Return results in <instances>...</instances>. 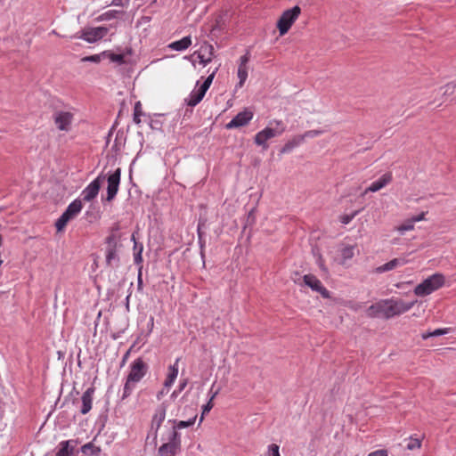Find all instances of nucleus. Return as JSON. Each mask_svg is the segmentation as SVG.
<instances>
[{"label": "nucleus", "instance_id": "30", "mask_svg": "<svg viewBox=\"0 0 456 456\" xmlns=\"http://www.w3.org/2000/svg\"><path fill=\"white\" fill-rule=\"evenodd\" d=\"M254 142L256 145L261 146L263 150H267L269 145L267 144V140L262 131L258 132L254 138Z\"/></svg>", "mask_w": 456, "mask_h": 456}, {"label": "nucleus", "instance_id": "40", "mask_svg": "<svg viewBox=\"0 0 456 456\" xmlns=\"http://www.w3.org/2000/svg\"><path fill=\"white\" fill-rule=\"evenodd\" d=\"M455 89H456V81L448 83L444 86V95H452Z\"/></svg>", "mask_w": 456, "mask_h": 456}, {"label": "nucleus", "instance_id": "25", "mask_svg": "<svg viewBox=\"0 0 456 456\" xmlns=\"http://www.w3.org/2000/svg\"><path fill=\"white\" fill-rule=\"evenodd\" d=\"M73 441H62L60 444V449L56 453V456H71L74 452V446H71L70 444Z\"/></svg>", "mask_w": 456, "mask_h": 456}, {"label": "nucleus", "instance_id": "21", "mask_svg": "<svg viewBox=\"0 0 456 456\" xmlns=\"http://www.w3.org/2000/svg\"><path fill=\"white\" fill-rule=\"evenodd\" d=\"M161 440L163 442L182 445L181 434L173 426L168 430L167 436L161 437Z\"/></svg>", "mask_w": 456, "mask_h": 456}, {"label": "nucleus", "instance_id": "31", "mask_svg": "<svg viewBox=\"0 0 456 456\" xmlns=\"http://www.w3.org/2000/svg\"><path fill=\"white\" fill-rule=\"evenodd\" d=\"M238 77L240 79L238 86L239 87H242L247 77H248V69L244 68V66H239L238 68Z\"/></svg>", "mask_w": 456, "mask_h": 456}, {"label": "nucleus", "instance_id": "12", "mask_svg": "<svg viewBox=\"0 0 456 456\" xmlns=\"http://www.w3.org/2000/svg\"><path fill=\"white\" fill-rule=\"evenodd\" d=\"M253 118V112L245 109L239 112L229 123L226 124L227 129L239 128L246 126Z\"/></svg>", "mask_w": 456, "mask_h": 456}, {"label": "nucleus", "instance_id": "27", "mask_svg": "<svg viewBox=\"0 0 456 456\" xmlns=\"http://www.w3.org/2000/svg\"><path fill=\"white\" fill-rule=\"evenodd\" d=\"M203 97H204V94H202L200 91H198V89L193 90L191 93L189 99L187 100V104L191 107H194L201 102Z\"/></svg>", "mask_w": 456, "mask_h": 456}, {"label": "nucleus", "instance_id": "24", "mask_svg": "<svg viewBox=\"0 0 456 456\" xmlns=\"http://www.w3.org/2000/svg\"><path fill=\"white\" fill-rule=\"evenodd\" d=\"M197 419V415L191 418L188 420H177V419H169L168 423L172 424V426L179 431L180 429L190 428L194 425Z\"/></svg>", "mask_w": 456, "mask_h": 456}, {"label": "nucleus", "instance_id": "37", "mask_svg": "<svg viewBox=\"0 0 456 456\" xmlns=\"http://www.w3.org/2000/svg\"><path fill=\"white\" fill-rule=\"evenodd\" d=\"M109 57L111 61L117 62L118 64H124L126 63L125 55L124 54H118V53H110Z\"/></svg>", "mask_w": 456, "mask_h": 456}, {"label": "nucleus", "instance_id": "8", "mask_svg": "<svg viewBox=\"0 0 456 456\" xmlns=\"http://www.w3.org/2000/svg\"><path fill=\"white\" fill-rule=\"evenodd\" d=\"M106 179L105 175L102 174L99 175L94 180H93L83 191L82 197L83 200L89 202L93 200L99 193L101 189V185L103 181Z\"/></svg>", "mask_w": 456, "mask_h": 456}, {"label": "nucleus", "instance_id": "26", "mask_svg": "<svg viewBox=\"0 0 456 456\" xmlns=\"http://www.w3.org/2000/svg\"><path fill=\"white\" fill-rule=\"evenodd\" d=\"M81 452L86 455L99 456L101 448L94 445L93 442H90L81 447Z\"/></svg>", "mask_w": 456, "mask_h": 456}, {"label": "nucleus", "instance_id": "44", "mask_svg": "<svg viewBox=\"0 0 456 456\" xmlns=\"http://www.w3.org/2000/svg\"><path fill=\"white\" fill-rule=\"evenodd\" d=\"M322 133V131H321V130H309V131H306L304 134H301V136H305V137H314V136L321 134Z\"/></svg>", "mask_w": 456, "mask_h": 456}, {"label": "nucleus", "instance_id": "9", "mask_svg": "<svg viewBox=\"0 0 456 456\" xmlns=\"http://www.w3.org/2000/svg\"><path fill=\"white\" fill-rule=\"evenodd\" d=\"M121 169L118 167L114 172L110 174L107 177V201H111L115 199L120 183Z\"/></svg>", "mask_w": 456, "mask_h": 456}, {"label": "nucleus", "instance_id": "52", "mask_svg": "<svg viewBox=\"0 0 456 456\" xmlns=\"http://www.w3.org/2000/svg\"><path fill=\"white\" fill-rule=\"evenodd\" d=\"M216 71H217V68L206 78V80L204 82H206L207 84L211 85Z\"/></svg>", "mask_w": 456, "mask_h": 456}, {"label": "nucleus", "instance_id": "14", "mask_svg": "<svg viewBox=\"0 0 456 456\" xmlns=\"http://www.w3.org/2000/svg\"><path fill=\"white\" fill-rule=\"evenodd\" d=\"M214 52L215 50L213 45L208 44V42H204L201 45L200 50L194 53V55L197 54L200 62L203 66H206L211 62L212 58L214 56Z\"/></svg>", "mask_w": 456, "mask_h": 456}, {"label": "nucleus", "instance_id": "17", "mask_svg": "<svg viewBox=\"0 0 456 456\" xmlns=\"http://www.w3.org/2000/svg\"><path fill=\"white\" fill-rule=\"evenodd\" d=\"M392 181V174L391 173H386L384 174L379 180L373 182L362 193V195H365L369 191L376 192L385 186H387L388 183H390Z\"/></svg>", "mask_w": 456, "mask_h": 456}, {"label": "nucleus", "instance_id": "46", "mask_svg": "<svg viewBox=\"0 0 456 456\" xmlns=\"http://www.w3.org/2000/svg\"><path fill=\"white\" fill-rule=\"evenodd\" d=\"M368 456H387V450H377L375 452H370Z\"/></svg>", "mask_w": 456, "mask_h": 456}, {"label": "nucleus", "instance_id": "22", "mask_svg": "<svg viewBox=\"0 0 456 456\" xmlns=\"http://www.w3.org/2000/svg\"><path fill=\"white\" fill-rule=\"evenodd\" d=\"M191 45V38L190 36L184 37L180 40L172 42L168 45V48L174 51H183L186 50Z\"/></svg>", "mask_w": 456, "mask_h": 456}, {"label": "nucleus", "instance_id": "51", "mask_svg": "<svg viewBox=\"0 0 456 456\" xmlns=\"http://www.w3.org/2000/svg\"><path fill=\"white\" fill-rule=\"evenodd\" d=\"M248 223H255V208H252L248 215Z\"/></svg>", "mask_w": 456, "mask_h": 456}, {"label": "nucleus", "instance_id": "15", "mask_svg": "<svg viewBox=\"0 0 456 456\" xmlns=\"http://www.w3.org/2000/svg\"><path fill=\"white\" fill-rule=\"evenodd\" d=\"M270 125L275 126L271 127L267 126L261 130L267 141L275 136L281 135L286 129V126L281 120H273L270 122Z\"/></svg>", "mask_w": 456, "mask_h": 456}, {"label": "nucleus", "instance_id": "2", "mask_svg": "<svg viewBox=\"0 0 456 456\" xmlns=\"http://www.w3.org/2000/svg\"><path fill=\"white\" fill-rule=\"evenodd\" d=\"M118 230L119 226L116 224L112 227L110 233L104 240V243L106 245L105 264L107 267L111 269L118 268L120 265L118 249L122 245L119 243L121 236L117 233Z\"/></svg>", "mask_w": 456, "mask_h": 456}, {"label": "nucleus", "instance_id": "35", "mask_svg": "<svg viewBox=\"0 0 456 456\" xmlns=\"http://www.w3.org/2000/svg\"><path fill=\"white\" fill-rule=\"evenodd\" d=\"M341 256L344 260L351 259L354 256V247L346 246L341 250Z\"/></svg>", "mask_w": 456, "mask_h": 456}, {"label": "nucleus", "instance_id": "43", "mask_svg": "<svg viewBox=\"0 0 456 456\" xmlns=\"http://www.w3.org/2000/svg\"><path fill=\"white\" fill-rule=\"evenodd\" d=\"M142 265H141L139 267V270H138V276H137V289L139 291L142 290V286H143V282H142Z\"/></svg>", "mask_w": 456, "mask_h": 456}, {"label": "nucleus", "instance_id": "16", "mask_svg": "<svg viewBox=\"0 0 456 456\" xmlns=\"http://www.w3.org/2000/svg\"><path fill=\"white\" fill-rule=\"evenodd\" d=\"M94 392H95V387L94 386H91L83 393V395L81 396L82 405L79 410L81 414L86 415L91 411Z\"/></svg>", "mask_w": 456, "mask_h": 456}, {"label": "nucleus", "instance_id": "3", "mask_svg": "<svg viewBox=\"0 0 456 456\" xmlns=\"http://www.w3.org/2000/svg\"><path fill=\"white\" fill-rule=\"evenodd\" d=\"M444 276L441 273H435L421 283L417 285L414 289V294L418 297H426L434 291L437 290L444 284Z\"/></svg>", "mask_w": 456, "mask_h": 456}, {"label": "nucleus", "instance_id": "33", "mask_svg": "<svg viewBox=\"0 0 456 456\" xmlns=\"http://www.w3.org/2000/svg\"><path fill=\"white\" fill-rule=\"evenodd\" d=\"M142 115V104L140 102H135L134 108V122L137 125L141 123L140 117Z\"/></svg>", "mask_w": 456, "mask_h": 456}, {"label": "nucleus", "instance_id": "13", "mask_svg": "<svg viewBox=\"0 0 456 456\" xmlns=\"http://www.w3.org/2000/svg\"><path fill=\"white\" fill-rule=\"evenodd\" d=\"M53 120L58 129L69 131L73 120V114L69 111H56L53 114Z\"/></svg>", "mask_w": 456, "mask_h": 456}, {"label": "nucleus", "instance_id": "47", "mask_svg": "<svg viewBox=\"0 0 456 456\" xmlns=\"http://www.w3.org/2000/svg\"><path fill=\"white\" fill-rule=\"evenodd\" d=\"M249 61V54L247 53L243 56L240 57V63L239 66H244V68H247V63Z\"/></svg>", "mask_w": 456, "mask_h": 456}, {"label": "nucleus", "instance_id": "39", "mask_svg": "<svg viewBox=\"0 0 456 456\" xmlns=\"http://www.w3.org/2000/svg\"><path fill=\"white\" fill-rule=\"evenodd\" d=\"M178 360H176V362H175L174 365H171L169 366V372H168V377H170L171 379H175L177 378V375H178Z\"/></svg>", "mask_w": 456, "mask_h": 456}, {"label": "nucleus", "instance_id": "5", "mask_svg": "<svg viewBox=\"0 0 456 456\" xmlns=\"http://www.w3.org/2000/svg\"><path fill=\"white\" fill-rule=\"evenodd\" d=\"M83 204L82 200L77 199L73 200L66 208V210L62 213V215L57 219L55 222V227L58 232H61L64 229L67 224L75 218L82 210Z\"/></svg>", "mask_w": 456, "mask_h": 456}, {"label": "nucleus", "instance_id": "56", "mask_svg": "<svg viewBox=\"0 0 456 456\" xmlns=\"http://www.w3.org/2000/svg\"><path fill=\"white\" fill-rule=\"evenodd\" d=\"M150 126H151V127L152 129H159V128H160V126H160V124H159V121H157V120H152V121L151 122Z\"/></svg>", "mask_w": 456, "mask_h": 456}, {"label": "nucleus", "instance_id": "4", "mask_svg": "<svg viewBox=\"0 0 456 456\" xmlns=\"http://www.w3.org/2000/svg\"><path fill=\"white\" fill-rule=\"evenodd\" d=\"M386 303H387L386 307V319H390L411 310L417 303V300L406 302L403 299L391 298L386 299Z\"/></svg>", "mask_w": 456, "mask_h": 456}, {"label": "nucleus", "instance_id": "49", "mask_svg": "<svg viewBox=\"0 0 456 456\" xmlns=\"http://www.w3.org/2000/svg\"><path fill=\"white\" fill-rule=\"evenodd\" d=\"M428 212H421L419 215H417V216H412L411 218L413 219V221L416 223V222H419V221H422L425 219V216L427 215Z\"/></svg>", "mask_w": 456, "mask_h": 456}, {"label": "nucleus", "instance_id": "18", "mask_svg": "<svg viewBox=\"0 0 456 456\" xmlns=\"http://www.w3.org/2000/svg\"><path fill=\"white\" fill-rule=\"evenodd\" d=\"M387 305V303H386V299L380 300L378 303L370 305L366 310V314L370 318H376L379 316L386 318Z\"/></svg>", "mask_w": 456, "mask_h": 456}, {"label": "nucleus", "instance_id": "41", "mask_svg": "<svg viewBox=\"0 0 456 456\" xmlns=\"http://www.w3.org/2000/svg\"><path fill=\"white\" fill-rule=\"evenodd\" d=\"M142 250H143V247H140L139 251L134 253V262L135 265H140V266L142 265Z\"/></svg>", "mask_w": 456, "mask_h": 456}, {"label": "nucleus", "instance_id": "11", "mask_svg": "<svg viewBox=\"0 0 456 456\" xmlns=\"http://www.w3.org/2000/svg\"><path fill=\"white\" fill-rule=\"evenodd\" d=\"M304 283L312 289V290L318 292L323 298H330V291L322 285L321 281L314 274H305L303 277Z\"/></svg>", "mask_w": 456, "mask_h": 456}, {"label": "nucleus", "instance_id": "1", "mask_svg": "<svg viewBox=\"0 0 456 456\" xmlns=\"http://www.w3.org/2000/svg\"><path fill=\"white\" fill-rule=\"evenodd\" d=\"M149 370L148 364L142 358H136L129 366V373L126 377L121 400L124 401L128 398L134 392L137 383H139L143 377L147 374Z\"/></svg>", "mask_w": 456, "mask_h": 456}, {"label": "nucleus", "instance_id": "7", "mask_svg": "<svg viewBox=\"0 0 456 456\" xmlns=\"http://www.w3.org/2000/svg\"><path fill=\"white\" fill-rule=\"evenodd\" d=\"M167 404L165 403H162L156 408L155 413L153 414L151 421V429L148 434L147 439L150 437V436H151L155 445H157L159 429L160 428L162 423L165 420Z\"/></svg>", "mask_w": 456, "mask_h": 456}, {"label": "nucleus", "instance_id": "61", "mask_svg": "<svg viewBox=\"0 0 456 456\" xmlns=\"http://www.w3.org/2000/svg\"><path fill=\"white\" fill-rule=\"evenodd\" d=\"M2 242H3V239H2V237L0 236V246L2 245Z\"/></svg>", "mask_w": 456, "mask_h": 456}, {"label": "nucleus", "instance_id": "23", "mask_svg": "<svg viewBox=\"0 0 456 456\" xmlns=\"http://www.w3.org/2000/svg\"><path fill=\"white\" fill-rule=\"evenodd\" d=\"M305 141V136L297 135L294 136L291 140L288 141L283 147L281 149L280 152L281 154L290 152L294 148L299 146Z\"/></svg>", "mask_w": 456, "mask_h": 456}, {"label": "nucleus", "instance_id": "42", "mask_svg": "<svg viewBox=\"0 0 456 456\" xmlns=\"http://www.w3.org/2000/svg\"><path fill=\"white\" fill-rule=\"evenodd\" d=\"M268 456H280L279 446L272 444L268 446Z\"/></svg>", "mask_w": 456, "mask_h": 456}, {"label": "nucleus", "instance_id": "6", "mask_svg": "<svg viewBox=\"0 0 456 456\" xmlns=\"http://www.w3.org/2000/svg\"><path fill=\"white\" fill-rule=\"evenodd\" d=\"M301 9L297 5L283 12L277 22V28L281 36L285 35L289 31L292 24L298 18Z\"/></svg>", "mask_w": 456, "mask_h": 456}, {"label": "nucleus", "instance_id": "45", "mask_svg": "<svg viewBox=\"0 0 456 456\" xmlns=\"http://www.w3.org/2000/svg\"><path fill=\"white\" fill-rule=\"evenodd\" d=\"M84 61H92V62H99L101 61V56L99 54L90 55L85 57L83 59Z\"/></svg>", "mask_w": 456, "mask_h": 456}, {"label": "nucleus", "instance_id": "29", "mask_svg": "<svg viewBox=\"0 0 456 456\" xmlns=\"http://www.w3.org/2000/svg\"><path fill=\"white\" fill-rule=\"evenodd\" d=\"M217 394H218V391L214 392L211 395V396L209 398V401L205 405H203V407H202V414H201V417H200V423H201L203 421L205 414L211 411V409L213 408V406H214L213 400L216 396Z\"/></svg>", "mask_w": 456, "mask_h": 456}, {"label": "nucleus", "instance_id": "57", "mask_svg": "<svg viewBox=\"0 0 456 456\" xmlns=\"http://www.w3.org/2000/svg\"><path fill=\"white\" fill-rule=\"evenodd\" d=\"M186 385H187V380L185 379L180 383L178 391L181 392L182 390H183L185 388Z\"/></svg>", "mask_w": 456, "mask_h": 456}, {"label": "nucleus", "instance_id": "60", "mask_svg": "<svg viewBox=\"0 0 456 456\" xmlns=\"http://www.w3.org/2000/svg\"><path fill=\"white\" fill-rule=\"evenodd\" d=\"M177 393H179L178 390H175L172 394V397H175L177 395Z\"/></svg>", "mask_w": 456, "mask_h": 456}, {"label": "nucleus", "instance_id": "55", "mask_svg": "<svg viewBox=\"0 0 456 456\" xmlns=\"http://www.w3.org/2000/svg\"><path fill=\"white\" fill-rule=\"evenodd\" d=\"M110 4L114 6H124V0H112Z\"/></svg>", "mask_w": 456, "mask_h": 456}, {"label": "nucleus", "instance_id": "28", "mask_svg": "<svg viewBox=\"0 0 456 456\" xmlns=\"http://www.w3.org/2000/svg\"><path fill=\"white\" fill-rule=\"evenodd\" d=\"M120 13H122L121 11L110 10V11L105 12L102 14H101L97 18V20H99V21L110 20L116 19L118 17V15L120 14Z\"/></svg>", "mask_w": 456, "mask_h": 456}, {"label": "nucleus", "instance_id": "50", "mask_svg": "<svg viewBox=\"0 0 456 456\" xmlns=\"http://www.w3.org/2000/svg\"><path fill=\"white\" fill-rule=\"evenodd\" d=\"M209 86H210L209 84H207L206 82H203L202 85L198 89V91H200L202 94L205 95V94L208 91V89L209 88Z\"/></svg>", "mask_w": 456, "mask_h": 456}, {"label": "nucleus", "instance_id": "38", "mask_svg": "<svg viewBox=\"0 0 456 456\" xmlns=\"http://www.w3.org/2000/svg\"><path fill=\"white\" fill-rule=\"evenodd\" d=\"M360 211L356 210L350 215H343L340 216V222L344 224H348Z\"/></svg>", "mask_w": 456, "mask_h": 456}, {"label": "nucleus", "instance_id": "20", "mask_svg": "<svg viewBox=\"0 0 456 456\" xmlns=\"http://www.w3.org/2000/svg\"><path fill=\"white\" fill-rule=\"evenodd\" d=\"M406 261L403 258H394L389 262L376 268V273H382L395 269L398 266L404 265Z\"/></svg>", "mask_w": 456, "mask_h": 456}, {"label": "nucleus", "instance_id": "48", "mask_svg": "<svg viewBox=\"0 0 456 456\" xmlns=\"http://www.w3.org/2000/svg\"><path fill=\"white\" fill-rule=\"evenodd\" d=\"M132 240L134 241V248H133L134 253L139 251L140 247H143V245L142 243H138L135 240L134 233L132 234Z\"/></svg>", "mask_w": 456, "mask_h": 456}, {"label": "nucleus", "instance_id": "10", "mask_svg": "<svg viewBox=\"0 0 456 456\" xmlns=\"http://www.w3.org/2000/svg\"><path fill=\"white\" fill-rule=\"evenodd\" d=\"M109 32L106 27L86 28L81 30L80 38L88 43H95L103 38Z\"/></svg>", "mask_w": 456, "mask_h": 456}, {"label": "nucleus", "instance_id": "59", "mask_svg": "<svg viewBox=\"0 0 456 456\" xmlns=\"http://www.w3.org/2000/svg\"><path fill=\"white\" fill-rule=\"evenodd\" d=\"M164 392L163 391H160L159 393H158L157 395V398L158 399H160V397L163 395Z\"/></svg>", "mask_w": 456, "mask_h": 456}, {"label": "nucleus", "instance_id": "32", "mask_svg": "<svg viewBox=\"0 0 456 456\" xmlns=\"http://www.w3.org/2000/svg\"><path fill=\"white\" fill-rule=\"evenodd\" d=\"M448 333V329H436L432 332H427L422 334L423 339H428L431 337H438Z\"/></svg>", "mask_w": 456, "mask_h": 456}, {"label": "nucleus", "instance_id": "58", "mask_svg": "<svg viewBox=\"0 0 456 456\" xmlns=\"http://www.w3.org/2000/svg\"><path fill=\"white\" fill-rule=\"evenodd\" d=\"M128 354H129V352H126V354L124 355L123 360H122V364H124L125 362L126 361Z\"/></svg>", "mask_w": 456, "mask_h": 456}, {"label": "nucleus", "instance_id": "36", "mask_svg": "<svg viewBox=\"0 0 456 456\" xmlns=\"http://www.w3.org/2000/svg\"><path fill=\"white\" fill-rule=\"evenodd\" d=\"M421 446V441L419 438L410 437L406 448L410 451L418 449Z\"/></svg>", "mask_w": 456, "mask_h": 456}, {"label": "nucleus", "instance_id": "53", "mask_svg": "<svg viewBox=\"0 0 456 456\" xmlns=\"http://www.w3.org/2000/svg\"><path fill=\"white\" fill-rule=\"evenodd\" d=\"M175 380V379H171L170 377L167 376L166 380H165V382H164V386L166 387H170L174 384Z\"/></svg>", "mask_w": 456, "mask_h": 456}, {"label": "nucleus", "instance_id": "54", "mask_svg": "<svg viewBox=\"0 0 456 456\" xmlns=\"http://www.w3.org/2000/svg\"><path fill=\"white\" fill-rule=\"evenodd\" d=\"M199 239H200V255H201V257L204 258V256H205V254H204V244L201 241V234H200V231H199Z\"/></svg>", "mask_w": 456, "mask_h": 456}, {"label": "nucleus", "instance_id": "19", "mask_svg": "<svg viewBox=\"0 0 456 456\" xmlns=\"http://www.w3.org/2000/svg\"><path fill=\"white\" fill-rule=\"evenodd\" d=\"M182 451V445L174 444L171 443L164 442L159 448V456H176Z\"/></svg>", "mask_w": 456, "mask_h": 456}, {"label": "nucleus", "instance_id": "34", "mask_svg": "<svg viewBox=\"0 0 456 456\" xmlns=\"http://www.w3.org/2000/svg\"><path fill=\"white\" fill-rule=\"evenodd\" d=\"M414 221L412 218L405 221L403 224H401L399 227H398V231L401 232V233H403L404 232L406 231H411V230H413L414 228Z\"/></svg>", "mask_w": 456, "mask_h": 456}]
</instances>
